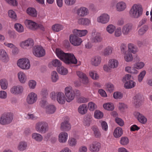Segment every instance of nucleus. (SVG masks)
Here are the masks:
<instances>
[{
    "label": "nucleus",
    "instance_id": "obj_1",
    "mask_svg": "<svg viewBox=\"0 0 152 152\" xmlns=\"http://www.w3.org/2000/svg\"><path fill=\"white\" fill-rule=\"evenodd\" d=\"M13 115L9 112L4 113L0 116V124L2 125H7L10 124L13 120Z\"/></svg>",
    "mask_w": 152,
    "mask_h": 152
},
{
    "label": "nucleus",
    "instance_id": "obj_2",
    "mask_svg": "<svg viewBox=\"0 0 152 152\" xmlns=\"http://www.w3.org/2000/svg\"><path fill=\"white\" fill-rule=\"evenodd\" d=\"M35 129L39 133L45 134L48 131L49 126L48 124L45 121H39L36 123Z\"/></svg>",
    "mask_w": 152,
    "mask_h": 152
},
{
    "label": "nucleus",
    "instance_id": "obj_3",
    "mask_svg": "<svg viewBox=\"0 0 152 152\" xmlns=\"http://www.w3.org/2000/svg\"><path fill=\"white\" fill-rule=\"evenodd\" d=\"M142 9L140 6L134 4L131 9L129 14L131 17L134 18H137L142 14Z\"/></svg>",
    "mask_w": 152,
    "mask_h": 152
},
{
    "label": "nucleus",
    "instance_id": "obj_4",
    "mask_svg": "<svg viewBox=\"0 0 152 152\" xmlns=\"http://www.w3.org/2000/svg\"><path fill=\"white\" fill-rule=\"evenodd\" d=\"M63 61L66 64L69 65L71 64H76L77 61L73 54L67 53Z\"/></svg>",
    "mask_w": 152,
    "mask_h": 152
},
{
    "label": "nucleus",
    "instance_id": "obj_5",
    "mask_svg": "<svg viewBox=\"0 0 152 152\" xmlns=\"http://www.w3.org/2000/svg\"><path fill=\"white\" fill-rule=\"evenodd\" d=\"M17 64L19 67L23 69H27L30 67L29 60L26 58L19 59L18 61Z\"/></svg>",
    "mask_w": 152,
    "mask_h": 152
},
{
    "label": "nucleus",
    "instance_id": "obj_6",
    "mask_svg": "<svg viewBox=\"0 0 152 152\" xmlns=\"http://www.w3.org/2000/svg\"><path fill=\"white\" fill-rule=\"evenodd\" d=\"M65 94L66 97V101L70 102L73 100L75 97V92L71 87H66L65 88Z\"/></svg>",
    "mask_w": 152,
    "mask_h": 152
},
{
    "label": "nucleus",
    "instance_id": "obj_7",
    "mask_svg": "<svg viewBox=\"0 0 152 152\" xmlns=\"http://www.w3.org/2000/svg\"><path fill=\"white\" fill-rule=\"evenodd\" d=\"M69 40L71 43L75 46H78L80 45L82 42L80 38L77 35H70L69 36Z\"/></svg>",
    "mask_w": 152,
    "mask_h": 152
},
{
    "label": "nucleus",
    "instance_id": "obj_8",
    "mask_svg": "<svg viewBox=\"0 0 152 152\" xmlns=\"http://www.w3.org/2000/svg\"><path fill=\"white\" fill-rule=\"evenodd\" d=\"M33 53L36 56L41 57L45 55V50L42 47L38 46L34 48Z\"/></svg>",
    "mask_w": 152,
    "mask_h": 152
},
{
    "label": "nucleus",
    "instance_id": "obj_9",
    "mask_svg": "<svg viewBox=\"0 0 152 152\" xmlns=\"http://www.w3.org/2000/svg\"><path fill=\"white\" fill-rule=\"evenodd\" d=\"M37 99V95L33 92H31L28 95L27 97V102L29 104H32L36 102Z\"/></svg>",
    "mask_w": 152,
    "mask_h": 152
},
{
    "label": "nucleus",
    "instance_id": "obj_10",
    "mask_svg": "<svg viewBox=\"0 0 152 152\" xmlns=\"http://www.w3.org/2000/svg\"><path fill=\"white\" fill-rule=\"evenodd\" d=\"M101 148V144L97 141L93 142L89 145V149L91 152H97L99 151Z\"/></svg>",
    "mask_w": 152,
    "mask_h": 152
},
{
    "label": "nucleus",
    "instance_id": "obj_11",
    "mask_svg": "<svg viewBox=\"0 0 152 152\" xmlns=\"http://www.w3.org/2000/svg\"><path fill=\"white\" fill-rule=\"evenodd\" d=\"M110 19V16L107 14L104 13L102 14L97 18L98 22L102 24H106L107 23Z\"/></svg>",
    "mask_w": 152,
    "mask_h": 152
},
{
    "label": "nucleus",
    "instance_id": "obj_12",
    "mask_svg": "<svg viewBox=\"0 0 152 152\" xmlns=\"http://www.w3.org/2000/svg\"><path fill=\"white\" fill-rule=\"evenodd\" d=\"M139 94H137L133 98V103L136 108L139 107L141 105L142 101Z\"/></svg>",
    "mask_w": 152,
    "mask_h": 152
},
{
    "label": "nucleus",
    "instance_id": "obj_13",
    "mask_svg": "<svg viewBox=\"0 0 152 152\" xmlns=\"http://www.w3.org/2000/svg\"><path fill=\"white\" fill-rule=\"evenodd\" d=\"M134 115L137 118L139 121L142 124H145L147 122L146 118L142 114L138 112H135Z\"/></svg>",
    "mask_w": 152,
    "mask_h": 152
},
{
    "label": "nucleus",
    "instance_id": "obj_14",
    "mask_svg": "<svg viewBox=\"0 0 152 152\" xmlns=\"http://www.w3.org/2000/svg\"><path fill=\"white\" fill-rule=\"evenodd\" d=\"M25 24L27 28L32 30H34L37 28V23L31 20H26Z\"/></svg>",
    "mask_w": 152,
    "mask_h": 152
},
{
    "label": "nucleus",
    "instance_id": "obj_15",
    "mask_svg": "<svg viewBox=\"0 0 152 152\" xmlns=\"http://www.w3.org/2000/svg\"><path fill=\"white\" fill-rule=\"evenodd\" d=\"M0 59L3 62L5 63L7 62L9 60L8 55L4 50H0Z\"/></svg>",
    "mask_w": 152,
    "mask_h": 152
},
{
    "label": "nucleus",
    "instance_id": "obj_16",
    "mask_svg": "<svg viewBox=\"0 0 152 152\" xmlns=\"http://www.w3.org/2000/svg\"><path fill=\"white\" fill-rule=\"evenodd\" d=\"M23 91V88L21 86L18 85L13 86L10 90L11 93L15 94H21Z\"/></svg>",
    "mask_w": 152,
    "mask_h": 152
},
{
    "label": "nucleus",
    "instance_id": "obj_17",
    "mask_svg": "<svg viewBox=\"0 0 152 152\" xmlns=\"http://www.w3.org/2000/svg\"><path fill=\"white\" fill-rule=\"evenodd\" d=\"M132 25L131 23H127L124 25L122 28L123 34L125 35H128L132 31Z\"/></svg>",
    "mask_w": 152,
    "mask_h": 152
},
{
    "label": "nucleus",
    "instance_id": "obj_18",
    "mask_svg": "<svg viewBox=\"0 0 152 152\" xmlns=\"http://www.w3.org/2000/svg\"><path fill=\"white\" fill-rule=\"evenodd\" d=\"M71 125L69 121H64L61 123L60 129L62 131H68L70 129Z\"/></svg>",
    "mask_w": 152,
    "mask_h": 152
},
{
    "label": "nucleus",
    "instance_id": "obj_19",
    "mask_svg": "<svg viewBox=\"0 0 152 152\" xmlns=\"http://www.w3.org/2000/svg\"><path fill=\"white\" fill-rule=\"evenodd\" d=\"M77 75L80 78L82 79V83L85 84H87L88 83V80L86 75L82 72L78 71L77 72Z\"/></svg>",
    "mask_w": 152,
    "mask_h": 152
},
{
    "label": "nucleus",
    "instance_id": "obj_20",
    "mask_svg": "<svg viewBox=\"0 0 152 152\" xmlns=\"http://www.w3.org/2000/svg\"><path fill=\"white\" fill-rule=\"evenodd\" d=\"M73 34L77 35L78 36L82 37L86 35L88 33V31L87 30H79L76 29L73 31Z\"/></svg>",
    "mask_w": 152,
    "mask_h": 152
},
{
    "label": "nucleus",
    "instance_id": "obj_21",
    "mask_svg": "<svg viewBox=\"0 0 152 152\" xmlns=\"http://www.w3.org/2000/svg\"><path fill=\"white\" fill-rule=\"evenodd\" d=\"M102 38L99 33H97L93 36L91 39L92 43H96L102 41Z\"/></svg>",
    "mask_w": 152,
    "mask_h": 152
},
{
    "label": "nucleus",
    "instance_id": "obj_22",
    "mask_svg": "<svg viewBox=\"0 0 152 152\" xmlns=\"http://www.w3.org/2000/svg\"><path fill=\"white\" fill-rule=\"evenodd\" d=\"M57 100L60 104H64L66 101V98L64 94L61 92H58L57 96Z\"/></svg>",
    "mask_w": 152,
    "mask_h": 152
},
{
    "label": "nucleus",
    "instance_id": "obj_23",
    "mask_svg": "<svg viewBox=\"0 0 152 152\" xmlns=\"http://www.w3.org/2000/svg\"><path fill=\"white\" fill-rule=\"evenodd\" d=\"M56 53L57 56L61 60L63 61L67 53H64L62 50L59 48H57L56 50Z\"/></svg>",
    "mask_w": 152,
    "mask_h": 152
},
{
    "label": "nucleus",
    "instance_id": "obj_24",
    "mask_svg": "<svg viewBox=\"0 0 152 152\" xmlns=\"http://www.w3.org/2000/svg\"><path fill=\"white\" fill-rule=\"evenodd\" d=\"M88 10L84 7H82L78 9L77 10V14L79 16H84L88 14Z\"/></svg>",
    "mask_w": 152,
    "mask_h": 152
},
{
    "label": "nucleus",
    "instance_id": "obj_25",
    "mask_svg": "<svg viewBox=\"0 0 152 152\" xmlns=\"http://www.w3.org/2000/svg\"><path fill=\"white\" fill-rule=\"evenodd\" d=\"M45 109L46 112L47 114H52L55 112L56 109L53 105H49L46 106Z\"/></svg>",
    "mask_w": 152,
    "mask_h": 152
},
{
    "label": "nucleus",
    "instance_id": "obj_26",
    "mask_svg": "<svg viewBox=\"0 0 152 152\" xmlns=\"http://www.w3.org/2000/svg\"><path fill=\"white\" fill-rule=\"evenodd\" d=\"M78 111L79 113L81 114L84 115L86 114L87 111L86 105L83 104L80 105L78 108Z\"/></svg>",
    "mask_w": 152,
    "mask_h": 152
},
{
    "label": "nucleus",
    "instance_id": "obj_27",
    "mask_svg": "<svg viewBox=\"0 0 152 152\" xmlns=\"http://www.w3.org/2000/svg\"><path fill=\"white\" fill-rule=\"evenodd\" d=\"M124 87L126 89H131L134 87L136 85V83L132 80H128L125 82Z\"/></svg>",
    "mask_w": 152,
    "mask_h": 152
},
{
    "label": "nucleus",
    "instance_id": "obj_28",
    "mask_svg": "<svg viewBox=\"0 0 152 152\" xmlns=\"http://www.w3.org/2000/svg\"><path fill=\"white\" fill-rule=\"evenodd\" d=\"M123 133L122 129L120 127H118L115 129L113 135L115 138H118L121 136Z\"/></svg>",
    "mask_w": 152,
    "mask_h": 152
},
{
    "label": "nucleus",
    "instance_id": "obj_29",
    "mask_svg": "<svg viewBox=\"0 0 152 152\" xmlns=\"http://www.w3.org/2000/svg\"><path fill=\"white\" fill-rule=\"evenodd\" d=\"M18 75L19 80L21 83H24L26 82L27 77L24 73L20 72L18 73Z\"/></svg>",
    "mask_w": 152,
    "mask_h": 152
},
{
    "label": "nucleus",
    "instance_id": "obj_30",
    "mask_svg": "<svg viewBox=\"0 0 152 152\" xmlns=\"http://www.w3.org/2000/svg\"><path fill=\"white\" fill-rule=\"evenodd\" d=\"M68 134L66 132H62L59 135V141L61 142H65L67 140Z\"/></svg>",
    "mask_w": 152,
    "mask_h": 152
},
{
    "label": "nucleus",
    "instance_id": "obj_31",
    "mask_svg": "<svg viewBox=\"0 0 152 152\" xmlns=\"http://www.w3.org/2000/svg\"><path fill=\"white\" fill-rule=\"evenodd\" d=\"M116 8L118 11H123L126 8V4L124 2H120L116 4Z\"/></svg>",
    "mask_w": 152,
    "mask_h": 152
},
{
    "label": "nucleus",
    "instance_id": "obj_32",
    "mask_svg": "<svg viewBox=\"0 0 152 152\" xmlns=\"http://www.w3.org/2000/svg\"><path fill=\"white\" fill-rule=\"evenodd\" d=\"M101 61V58L99 56L94 57L91 60L92 64L95 66H98L100 64Z\"/></svg>",
    "mask_w": 152,
    "mask_h": 152
},
{
    "label": "nucleus",
    "instance_id": "obj_33",
    "mask_svg": "<svg viewBox=\"0 0 152 152\" xmlns=\"http://www.w3.org/2000/svg\"><path fill=\"white\" fill-rule=\"evenodd\" d=\"M90 22L89 20L86 18H80L78 21V23L79 24L85 26L88 25Z\"/></svg>",
    "mask_w": 152,
    "mask_h": 152
},
{
    "label": "nucleus",
    "instance_id": "obj_34",
    "mask_svg": "<svg viewBox=\"0 0 152 152\" xmlns=\"http://www.w3.org/2000/svg\"><path fill=\"white\" fill-rule=\"evenodd\" d=\"M27 13L33 17L37 16V11L36 9L33 8H28L27 10Z\"/></svg>",
    "mask_w": 152,
    "mask_h": 152
},
{
    "label": "nucleus",
    "instance_id": "obj_35",
    "mask_svg": "<svg viewBox=\"0 0 152 152\" xmlns=\"http://www.w3.org/2000/svg\"><path fill=\"white\" fill-rule=\"evenodd\" d=\"M57 70L60 74L63 75H66L68 72L67 69L61 66L60 67L57 68Z\"/></svg>",
    "mask_w": 152,
    "mask_h": 152
},
{
    "label": "nucleus",
    "instance_id": "obj_36",
    "mask_svg": "<svg viewBox=\"0 0 152 152\" xmlns=\"http://www.w3.org/2000/svg\"><path fill=\"white\" fill-rule=\"evenodd\" d=\"M128 47L129 50H130L129 52H131L133 53H135L138 51L137 47L132 44L130 43L129 44Z\"/></svg>",
    "mask_w": 152,
    "mask_h": 152
},
{
    "label": "nucleus",
    "instance_id": "obj_37",
    "mask_svg": "<svg viewBox=\"0 0 152 152\" xmlns=\"http://www.w3.org/2000/svg\"><path fill=\"white\" fill-rule=\"evenodd\" d=\"M118 65V61L115 59L110 60L109 62V66L112 68H116Z\"/></svg>",
    "mask_w": 152,
    "mask_h": 152
},
{
    "label": "nucleus",
    "instance_id": "obj_38",
    "mask_svg": "<svg viewBox=\"0 0 152 152\" xmlns=\"http://www.w3.org/2000/svg\"><path fill=\"white\" fill-rule=\"evenodd\" d=\"M32 136L33 139L38 142L41 141L43 139L42 136L39 133H34L32 134Z\"/></svg>",
    "mask_w": 152,
    "mask_h": 152
},
{
    "label": "nucleus",
    "instance_id": "obj_39",
    "mask_svg": "<svg viewBox=\"0 0 152 152\" xmlns=\"http://www.w3.org/2000/svg\"><path fill=\"white\" fill-rule=\"evenodd\" d=\"M63 28V26L59 24H56L52 26V30L55 32H58L62 30Z\"/></svg>",
    "mask_w": 152,
    "mask_h": 152
},
{
    "label": "nucleus",
    "instance_id": "obj_40",
    "mask_svg": "<svg viewBox=\"0 0 152 152\" xmlns=\"http://www.w3.org/2000/svg\"><path fill=\"white\" fill-rule=\"evenodd\" d=\"M105 87L106 91L109 93L112 92L114 90L113 85L110 83H107L106 84Z\"/></svg>",
    "mask_w": 152,
    "mask_h": 152
},
{
    "label": "nucleus",
    "instance_id": "obj_41",
    "mask_svg": "<svg viewBox=\"0 0 152 152\" xmlns=\"http://www.w3.org/2000/svg\"><path fill=\"white\" fill-rule=\"evenodd\" d=\"M113 49L111 46L107 47L104 50V54L105 56H108L112 53Z\"/></svg>",
    "mask_w": 152,
    "mask_h": 152
},
{
    "label": "nucleus",
    "instance_id": "obj_42",
    "mask_svg": "<svg viewBox=\"0 0 152 152\" xmlns=\"http://www.w3.org/2000/svg\"><path fill=\"white\" fill-rule=\"evenodd\" d=\"M58 74L55 71H53L51 73V79L53 82H56L58 79Z\"/></svg>",
    "mask_w": 152,
    "mask_h": 152
},
{
    "label": "nucleus",
    "instance_id": "obj_43",
    "mask_svg": "<svg viewBox=\"0 0 152 152\" xmlns=\"http://www.w3.org/2000/svg\"><path fill=\"white\" fill-rule=\"evenodd\" d=\"M94 133V136L96 137H99L101 136V134L99 129L96 126H93L92 128Z\"/></svg>",
    "mask_w": 152,
    "mask_h": 152
},
{
    "label": "nucleus",
    "instance_id": "obj_44",
    "mask_svg": "<svg viewBox=\"0 0 152 152\" xmlns=\"http://www.w3.org/2000/svg\"><path fill=\"white\" fill-rule=\"evenodd\" d=\"M0 84L2 89L5 90L7 87L8 83L5 79H1L0 80Z\"/></svg>",
    "mask_w": 152,
    "mask_h": 152
},
{
    "label": "nucleus",
    "instance_id": "obj_45",
    "mask_svg": "<svg viewBox=\"0 0 152 152\" xmlns=\"http://www.w3.org/2000/svg\"><path fill=\"white\" fill-rule=\"evenodd\" d=\"M27 144L25 142H22L20 143L18 148L20 151H23L26 149Z\"/></svg>",
    "mask_w": 152,
    "mask_h": 152
},
{
    "label": "nucleus",
    "instance_id": "obj_46",
    "mask_svg": "<svg viewBox=\"0 0 152 152\" xmlns=\"http://www.w3.org/2000/svg\"><path fill=\"white\" fill-rule=\"evenodd\" d=\"M15 28L16 30L19 33H22L24 31L23 26L20 23H16L15 25Z\"/></svg>",
    "mask_w": 152,
    "mask_h": 152
},
{
    "label": "nucleus",
    "instance_id": "obj_47",
    "mask_svg": "<svg viewBox=\"0 0 152 152\" xmlns=\"http://www.w3.org/2000/svg\"><path fill=\"white\" fill-rule=\"evenodd\" d=\"M125 61L127 62L132 61L133 59L132 54L130 52H129L127 53H126L124 56Z\"/></svg>",
    "mask_w": 152,
    "mask_h": 152
},
{
    "label": "nucleus",
    "instance_id": "obj_48",
    "mask_svg": "<svg viewBox=\"0 0 152 152\" xmlns=\"http://www.w3.org/2000/svg\"><path fill=\"white\" fill-rule=\"evenodd\" d=\"M115 29V26L112 24L109 25L106 27L107 31L110 34L114 32Z\"/></svg>",
    "mask_w": 152,
    "mask_h": 152
},
{
    "label": "nucleus",
    "instance_id": "obj_49",
    "mask_svg": "<svg viewBox=\"0 0 152 152\" xmlns=\"http://www.w3.org/2000/svg\"><path fill=\"white\" fill-rule=\"evenodd\" d=\"M104 108L108 110H112L114 109V107L112 103H107L103 105Z\"/></svg>",
    "mask_w": 152,
    "mask_h": 152
},
{
    "label": "nucleus",
    "instance_id": "obj_50",
    "mask_svg": "<svg viewBox=\"0 0 152 152\" xmlns=\"http://www.w3.org/2000/svg\"><path fill=\"white\" fill-rule=\"evenodd\" d=\"M129 142V140L126 137H122L120 140V144L123 145H127Z\"/></svg>",
    "mask_w": 152,
    "mask_h": 152
},
{
    "label": "nucleus",
    "instance_id": "obj_51",
    "mask_svg": "<svg viewBox=\"0 0 152 152\" xmlns=\"http://www.w3.org/2000/svg\"><path fill=\"white\" fill-rule=\"evenodd\" d=\"M8 15L9 17L12 19L16 20L17 19V15L15 12L12 10H10L8 12Z\"/></svg>",
    "mask_w": 152,
    "mask_h": 152
},
{
    "label": "nucleus",
    "instance_id": "obj_52",
    "mask_svg": "<svg viewBox=\"0 0 152 152\" xmlns=\"http://www.w3.org/2000/svg\"><path fill=\"white\" fill-rule=\"evenodd\" d=\"M113 96L115 99H120L122 98L123 94L121 92H115L113 93Z\"/></svg>",
    "mask_w": 152,
    "mask_h": 152
},
{
    "label": "nucleus",
    "instance_id": "obj_53",
    "mask_svg": "<svg viewBox=\"0 0 152 152\" xmlns=\"http://www.w3.org/2000/svg\"><path fill=\"white\" fill-rule=\"evenodd\" d=\"M148 26H144L139 30L138 31L139 34L141 35H143L148 30Z\"/></svg>",
    "mask_w": 152,
    "mask_h": 152
},
{
    "label": "nucleus",
    "instance_id": "obj_54",
    "mask_svg": "<svg viewBox=\"0 0 152 152\" xmlns=\"http://www.w3.org/2000/svg\"><path fill=\"white\" fill-rule=\"evenodd\" d=\"M52 64L54 66L57 67V68L60 67L61 66V63L57 59L53 60Z\"/></svg>",
    "mask_w": 152,
    "mask_h": 152
},
{
    "label": "nucleus",
    "instance_id": "obj_55",
    "mask_svg": "<svg viewBox=\"0 0 152 152\" xmlns=\"http://www.w3.org/2000/svg\"><path fill=\"white\" fill-rule=\"evenodd\" d=\"M91 119L90 117H86L84 118L83 124L85 126H89L91 123Z\"/></svg>",
    "mask_w": 152,
    "mask_h": 152
},
{
    "label": "nucleus",
    "instance_id": "obj_56",
    "mask_svg": "<svg viewBox=\"0 0 152 152\" xmlns=\"http://www.w3.org/2000/svg\"><path fill=\"white\" fill-rule=\"evenodd\" d=\"M90 76L94 80H97L99 78V75L96 71H91L89 72Z\"/></svg>",
    "mask_w": 152,
    "mask_h": 152
},
{
    "label": "nucleus",
    "instance_id": "obj_57",
    "mask_svg": "<svg viewBox=\"0 0 152 152\" xmlns=\"http://www.w3.org/2000/svg\"><path fill=\"white\" fill-rule=\"evenodd\" d=\"M103 116V113L99 110H96L94 112V117L96 118L99 119L102 118Z\"/></svg>",
    "mask_w": 152,
    "mask_h": 152
},
{
    "label": "nucleus",
    "instance_id": "obj_58",
    "mask_svg": "<svg viewBox=\"0 0 152 152\" xmlns=\"http://www.w3.org/2000/svg\"><path fill=\"white\" fill-rule=\"evenodd\" d=\"M101 128L102 129L105 131L108 130V125L107 123L104 121H102L101 122Z\"/></svg>",
    "mask_w": 152,
    "mask_h": 152
},
{
    "label": "nucleus",
    "instance_id": "obj_59",
    "mask_svg": "<svg viewBox=\"0 0 152 152\" xmlns=\"http://www.w3.org/2000/svg\"><path fill=\"white\" fill-rule=\"evenodd\" d=\"M88 107L91 111H93L96 108V104L93 102H89L88 104Z\"/></svg>",
    "mask_w": 152,
    "mask_h": 152
},
{
    "label": "nucleus",
    "instance_id": "obj_60",
    "mask_svg": "<svg viewBox=\"0 0 152 152\" xmlns=\"http://www.w3.org/2000/svg\"><path fill=\"white\" fill-rule=\"evenodd\" d=\"M146 71L143 70L140 73L138 76V80L139 82L142 81L146 74Z\"/></svg>",
    "mask_w": 152,
    "mask_h": 152
},
{
    "label": "nucleus",
    "instance_id": "obj_61",
    "mask_svg": "<svg viewBox=\"0 0 152 152\" xmlns=\"http://www.w3.org/2000/svg\"><path fill=\"white\" fill-rule=\"evenodd\" d=\"M144 66V64L142 62H138L134 65V67L137 69H141Z\"/></svg>",
    "mask_w": 152,
    "mask_h": 152
},
{
    "label": "nucleus",
    "instance_id": "obj_62",
    "mask_svg": "<svg viewBox=\"0 0 152 152\" xmlns=\"http://www.w3.org/2000/svg\"><path fill=\"white\" fill-rule=\"evenodd\" d=\"M6 2L9 5L16 6L17 5L18 3L16 0H5Z\"/></svg>",
    "mask_w": 152,
    "mask_h": 152
},
{
    "label": "nucleus",
    "instance_id": "obj_63",
    "mask_svg": "<svg viewBox=\"0 0 152 152\" xmlns=\"http://www.w3.org/2000/svg\"><path fill=\"white\" fill-rule=\"evenodd\" d=\"M88 98H86L84 97H79L78 100V102L80 103H83L88 102L89 101Z\"/></svg>",
    "mask_w": 152,
    "mask_h": 152
},
{
    "label": "nucleus",
    "instance_id": "obj_64",
    "mask_svg": "<svg viewBox=\"0 0 152 152\" xmlns=\"http://www.w3.org/2000/svg\"><path fill=\"white\" fill-rule=\"evenodd\" d=\"M28 85L31 88L34 89L36 86V82L34 80H30L29 82Z\"/></svg>",
    "mask_w": 152,
    "mask_h": 152
}]
</instances>
